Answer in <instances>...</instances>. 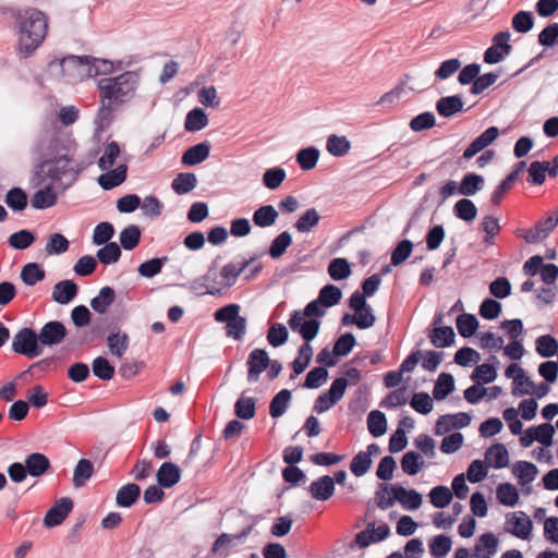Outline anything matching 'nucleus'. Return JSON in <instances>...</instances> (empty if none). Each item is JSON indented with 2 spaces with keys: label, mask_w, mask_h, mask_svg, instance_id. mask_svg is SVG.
Instances as JSON below:
<instances>
[{
  "label": "nucleus",
  "mask_w": 558,
  "mask_h": 558,
  "mask_svg": "<svg viewBox=\"0 0 558 558\" xmlns=\"http://www.w3.org/2000/svg\"><path fill=\"white\" fill-rule=\"evenodd\" d=\"M499 135V130L497 126H489L486 129L481 135L474 138L469 146L464 149L462 158L471 159L477 153L485 149L487 146L493 144L495 140Z\"/></svg>",
  "instance_id": "obj_16"
},
{
  "label": "nucleus",
  "mask_w": 558,
  "mask_h": 558,
  "mask_svg": "<svg viewBox=\"0 0 558 558\" xmlns=\"http://www.w3.org/2000/svg\"><path fill=\"white\" fill-rule=\"evenodd\" d=\"M526 168L525 161H519L515 163L514 169L500 182L499 185L494 190L490 202L494 205H499L504 194L511 189L513 183L519 179L520 174Z\"/></svg>",
  "instance_id": "obj_19"
},
{
  "label": "nucleus",
  "mask_w": 558,
  "mask_h": 558,
  "mask_svg": "<svg viewBox=\"0 0 558 558\" xmlns=\"http://www.w3.org/2000/svg\"><path fill=\"white\" fill-rule=\"evenodd\" d=\"M428 496L430 504L435 508L441 509L447 507L451 502L453 494L447 486L438 485L432 488Z\"/></svg>",
  "instance_id": "obj_58"
},
{
  "label": "nucleus",
  "mask_w": 558,
  "mask_h": 558,
  "mask_svg": "<svg viewBox=\"0 0 558 558\" xmlns=\"http://www.w3.org/2000/svg\"><path fill=\"white\" fill-rule=\"evenodd\" d=\"M19 28V54L28 58L43 43L47 34V17L35 9L19 10L15 14Z\"/></svg>",
  "instance_id": "obj_2"
},
{
  "label": "nucleus",
  "mask_w": 558,
  "mask_h": 558,
  "mask_svg": "<svg viewBox=\"0 0 558 558\" xmlns=\"http://www.w3.org/2000/svg\"><path fill=\"white\" fill-rule=\"evenodd\" d=\"M126 174L128 166L122 163L119 165L116 169L100 174L97 181L101 189L105 191H110L122 184L126 180Z\"/></svg>",
  "instance_id": "obj_23"
},
{
  "label": "nucleus",
  "mask_w": 558,
  "mask_h": 558,
  "mask_svg": "<svg viewBox=\"0 0 558 558\" xmlns=\"http://www.w3.org/2000/svg\"><path fill=\"white\" fill-rule=\"evenodd\" d=\"M12 350L29 359L37 357L44 352L37 332L29 327H24L14 335Z\"/></svg>",
  "instance_id": "obj_6"
},
{
  "label": "nucleus",
  "mask_w": 558,
  "mask_h": 558,
  "mask_svg": "<svg viewBox=\"0 0 558 558\" xmlns=\"http://www.w3.org/2000/svg\"><path fill=\"white\" fill-rule=\"evenodd\" d=\"M288 325L292 331L300 333L302 339L306 342L313 341L317 337L320 328V322L318 319H304L301 311L291 313Z\"/></svg>",
  "instance_id": "obj_10"
},
{
  "label": "nucleus",
  "mask_w": 558,
  "mask_h": 558,
  "mask_svg": "<svg viewBox=\"0 0 558 558\" xmlns=\"http://www.w3.org/2000/svg\"><path fill=\"white\" fill-rule=\"evenodd\" d=\"M498 543L499 541L494 533H484L476 541L471 558H490L496 555Z\"/></svg>",
  "instance_id": "obj_20"
},
{
  "label": "nucleus",
  "mask_w": 558,
  "mask_h": 558,
  "mask_svg": "<svg viewBox=\"0 0 558 558\" xmlns=\"http://www.w3.org/2000/svg\"><path fill=\"white\" fill-rule=\"evenodd\" d=\"M452 546V541L449 536L440 534L429 541V553L435 558L445 557Z\"/></svg>",
  "instance_id": "obj_59"
},
{
  "label": "nucleus",
  "mask_w": 558,
  "mask_h": 558,
  "mask_svg": "<svg viewBox=\"0 0 558 558\" xmlns=\"http://www.w3.org/2000/svg\"><path fill=\"white\" fill-rule=\"evenodd\" d=\"M156 480L159 486L171 488L180 482L181 470L173 462H163L156 473Z\"/></svg>",
  "instance_id": "obj_21"
},
{
  "label": "nucleus",
  "mask_w": 558,
  "mask_h": 558,
  "mask_svg": "<svg viewBox=\"0 0 558 558\" xmlns=\"http://www.w3.org/2000/svg\"><path fill=\"white\" fill-rule=\"evenodd\" d=\"M21 279L26 286H35L45 279V270L37 263H28L22 267Z\"/></svg>",
  "instance_id": "obj_51"
},
{
  "label": "nucleus",
  "mask_w": 558,
  "mask_h": 558,
  "mask_svg": "<svg viewBox=\"0 0 558 558\" xmlns=\"http://www.w3.org/2000/svg\"><path fill=\"white\" fill-rule=\"evenodd\" d=\"M24 464L32 477H40L51 469L50 460L40 452H33L26 456Z\"/></svg>",
  "instance_id": "obj_22"
},
{
  "label": "nucleus",
  "mask_w": 558,
  "mask_h": 558,
  "mask_svg": "<svg viewBox=\"0 0 558 558\" xmlns=\"http://www.w3.org/2000/svg\"><path fill=\"white\" fill-rule=\"evenodd\" d=\"M511 34L509 31L499 32L494 35L493 45L484 52V62L488 64H496L501 62L512 51V46L509 44Z\"/></svg>",
  "instance_id": "obj_9"
},
{
  "label": "nucleus",
  "mask_w": 558,
  "mask_h": 558,
  "mask_svg": "<svg viewBox=\"0 0 558 558\" xmlns=\"http://www.w3.org/2000/svg\"><path fill=\"white\" fill-rule=\"evenodd\" d=\"M558 226V207L541 218L534 227L525 231L521 236L529 244H536L549 236Z\"/></svg>",
  "instance_id": "obj_7"
},
{
  "label": "nucleus",
  "mask_w": 558,
  "mask_h": 558,
  "mask_svg": "<svg viewBox=\"0 0 558 558\" xmlns=\"http://www.w3.org/2000/svg\"><path fill=\"white\" fill-rule=\"evenodd\" d=\"M234 413L241 420H251L256 413V400L253 397L241 396L234 404Z\"/></svg>",
  "instance_id": "obj_50"
},
{
  "label": "nucleus",
  "mask_w": 558,
  "mask_h": 558,
  "mask_svg": "<svg viewBox=\"0 0 558 558\" xmlns=\"http://www.w3.org/2000/svg\"><path fill=\"white\" fill-rule=\"evenodd\" d=\"M453 214L457 218L465 222H471L477 216V208L471 199L464 197L454 204Z\"/></svg>",
  "instance_id": "obj_47"
},
{
  "label": "nucleus",
  "mask_w": 558,
  "mask_h": 558,
  "mask_svg": "<svg viewBox=\"0 0 558 558\" xmlns=\"http://www.w3.org/2000/svg\"><path fill=\"white\" fill-rule=\"evenodd\" d=\"M478 320L474 314L462 313L456 319L458 332L463 338H470L478 328Z\"/></svg>",
  "instance_id": "obj_41"
},
{
  "label": "nucleus",
  "mask_w": 558,
  "mask_h": 558,
  "mask_svg": "<svg viewBox=\"0 0 558 558\" xmlns=\"http://www.w3.org/2000/svg\"><path fill=\"white\" fill-rule=\"evenodd\" d=\"M292 244V235L288 231L279 233L270 243L268 254L271 258H280Z\"/></svg>",
  "instance_id": "obj_54"
},
{
  "label": "nucleus",
  "mask_w": 558,
  "mask_h": 558,
  "mask_svg": "<svg viewBox=\"0 0 558 558\" xmlns=\"http://www.w3.org/2000/svg\"><path fill=\"white\" fill-rule=\"evenodd\" d=\"M90 56L69 54L62 58L58 63L52 62L50 65L61 68L63 76L73 82L83 81L90 77Z\"/></svg>",
  "instance_id": "obj_4"
},
{
  "label": "nucleus",
  "mask_w": 558,
  "mask_h": 558,
  "mask_svg": "<svg viewBox=\"0 0 558 558\" xmlns=\"http://www.w3.org/2000/svg\"><path fill=\"white\" fill-rule=\"evenodd\" d=\"M116 292L111 287H102L97 296L90 300L92 308L99 313L105 314L108 307L114 302Z\"/></svg>",
  "instance_id": "obj_36"
},
{
  "label": "nucleus",
  "mask_w": 558,
  "mask_h": 558,
  "mask_svg": "<svg viewBox=\"0 0 558 558\" xmlns=\"http://www.w3.org/2000/svg\"><path fill=\"white\" fill-rule=\"evenodd\" d=\"M513 474L519 478L521 485L530 484L538 474L537 466L527 461H518L512 469Z\"/></svg>",
  "instance_id": "obj_39"
},
{
  "label": "nucleus",
  "mask_w": 558,
  "mask_h": 558,
  "mask_svg": "<svg viewBox=\"0 0 558 558\" xmlns=\"http://www.w3.org/2000/svg\"><path fill=\"white\" fill-rule=\"evenodd\" d=\"M270 359L264 349H254L247 356V381L256 383L269 366Z\"/></svg>",
  "instance_id": "obj_14"
},
{
  "label": "nucleus",
  "mask_w": 558,
  "mask_h": 558,
  "mask_svg": "<svg viewBox=\"0 0 558 558\" xmlns=\"http://www.w3.org/2000/svg\"><path fill=\"white\" fill-rule=\"evenodd\" d=\"M129 340L125 332H111L107 338V345L111 354L121 357L129 348Z\"/></svg>",
  "instance_id": "obj_53"
},
{
  "label": "nucleus",
  "mask_w": 558,
  "mask_h": 558,
  "mask_svg": "<svg viewBox=\"0 0 558 558\" xmlns=\"http://www.w3.org/2000/svg\"><path fill=\"white\" fill-rule=\"evenodd\" d=\"M396 492L397 484L391 486L384 483L379 484L378 490L375 493L377 507L381 510H387L388 508L392 507L397 501Z\"/></svg>",
  "instance_id": "obj_37"
},
{
  "label": "nucleus",
  "mask_w": 558,
  "mask_h": 558,
  "mask_svg": "<svg viewBox=\"0 0 558 558\" xmlns=\"http://www.w3.org/2000/svg\"><path fill=\"white\" fill-rule=\"evenodd\" d=\"M138 83L140 74L136 71H126L114 77L98 80L97 87L101 106L96 122H109L112 112L134 97Z\"/></svg>",
  "instance_id": "obj_1"
},
{
  "label": "nucleus",
  "mask_w": 558,
  "mask_h": 558,
  "mask_svg": "<svg viewBox=\"0 0 558 558\" xmlns=\"http://www.w3.org/2000/svg\"><path fill=\"white\" fill-rule=\"evenodd\" d=\"M141 496V487L137 484L129 483L122 486L116 496V502L119 507H132Z\"/></svg>",
  "instance_id": "obj_32"
},
{
  "label": "nucleus",
  "mask_w": 558,
  "mask_h": 558,
  "mask_svg": "<svg viewBox=\"0 0 558 558\" xmlns=\"http://www.w3.org/2000/svg\"><path fill=\"white\" fill-rule=\"evenodd\" d=\"M367 427L372 436H383L387 430L386 415L379 410H373L367 416Z\"/></svg>",
  "instance_id": "obj_49"
},
{
  "label": "nucleus",
  "mask_w": 558,
  "mask_h": 558,
  "mask_svg": "<svg viewBox=\"0 0 558 558\" xmlns=\"http://www.w3.org/2000/svg\"><path fill=\"white\" fill-rule=\"evenodd\" d=\"M251 530L252 527L248 526L236 534L222 533L213 544L211 553L220 557L229 556L234 547L243 543Z\"/></svg>",
  "instance_id": "obj_12"
},
{
  "label": "nucleus",
  "mask_w": 558,
  "mask_h": 558,
  "mask_svg": "<svg viewBox=\"0 0 558 558\" xmlns=\"http://www.w3.org/2000/svg\"><path fill=\"white\" fill-rule=\"evenodd\" d=\"M279 214L272 205H263L253 214V223L259 228L271 227L276 223Z\"/></svg>",
  "instance_id": "obj_34"
},
{
  "label": "nucleus",
  "mask_w": 558,
  "mask_h": 558,
  "mask_svg": "<svg viewBox=\"0 0 558 558\" xmlns=\"http://www.w3.org/2000/svg\"><path fill=\"white\" fill-rule=\"evenodd\" d=\"M532 527V520L523 511L512 513L505 523V530L521 539L530 537Z\"/></svg>",
  "instance_id": "obj_13"
},
{
  "label": "nucleus",
  "mask_w": 558,
  "mask_h": 558,
  "mask_svg": "<svg viewBox=\"0 0 558 558\" xmlns=\"http://www.w3.org/2000/svg\"><path fill=\"white\" fill-rule=\"evenodd\" d=\"M44 187L35 192L31 198V205L35 209H46L56 205L57 193L52 183L43 184Z\"/></svg>",
  "instance_id": "obj_24"
},
{
  "label": "nucleus",
  "mask_w": 558,
  "mask_h": 558,
  "mask_svg": "<svg viewBox=\"0 0 558 558\" xmlns=\"http://www.w3.org/2000/svg\"><path fill=\"white\" fill-rule=\"evenodd\" d=\"M496 494L498 501L504 506L513 507L519 500L518 489L510 483L499 484Z\"/></svg>",
  "instance_id": "obj_57"
},
{
  "label": "nucleus",
  "mask_w": 558,
  "mask_h": 558,
  "mask_svg": "<svg viewBox=\"0 0 558 558\" xmlns=\"http://www.w3.org/2000/svg\"><path fill=\"white\" fill-rule=\"evenodd\" d=\"M327 271L331 279L340 281L351 275V267L345 258L336 257L330 260Z\"/></svg>",
  "instance_id": "obj_52"
},
{
  "label": "nucleus",
  "mask_w": 558,
  "mask_h": 558,
  "mask_svg": "<svg viewBox=\"0 0 558 558\" xmlns=\"http://www.w3.org/2000/svg\"><path fill=\"white\" fill-rule=\"evenodd\" d=\"M197 185V178L192 172H181L172 181L171 187L178 195H184L194 190Z\"/></svg>",
  "instance_id": "obj_38"
},
{
  "label": "nucleus",
  "mask_w": 558,
  "mask_h": 558,
  "mask_svg": "<svg viewBox=\"0 0 558 558\" xmlns=\"http://www.w3.org/2000/svg\"><path fill=\"white\" fill-rule=\"evenodd\" d=\"M319 213L315 208H308L295 221L294 228L301 233H307L319 223Z\"/></svg>",
  "instance_id": "obj_44"
},
{
  "label": "nucleus",
  "mask_w": 558,
  "mask_h": 558,
  "mask_svg": "<svg viewBox=\"0 0 558 558\" xmlns=\"http://www.w3.org/2000/svg\"><path fill=\"white\" fill-rule=\"evenodd\" d=\"M535 350L542 357H553L558 353V341L551 335L539 336L535 341Z\"/></svg>",
  "instance_id": "obj_45"
},
{
  "label": "nucleus",
  "mask_w": 558,
  "mask_h": 558,
  "mask_svg": "<svg viewBox=\"0 0 558 558\" xmlns=\"http://www.w3.org/2000/svg\"><path fill=\"white\" fill-rule=\"evenodd\" d=\"M73 509L70 497L59 499L46 513L44 524L48 527L60 525Z\"/></svg>",
  "instance_id": "obj_15"
},
{
  "label": "nucleus",
  "mask_w": 558,
  "mask_h": 558,
  "mask_svg": "<svg viewBox=\"0 0 558 558\" xmlns=\"http://www.w3.org/2000/svg\"><path fill=\"white\" fill-rule=\"evenodd\" d=\"M326 148L330 155L343 157L349 153L351 143L345 136L331 134L327 138Z\"/></svg>",
  "instance_id": "obj_46"
},
{
  "label": "nucleus",
  "mask_w": 558,
  "mask_h": 558,
  "mask_svg": "<svg viewBox=\"0 0 558 558\" xmlns=\"http://www.w3.org/2000/svg\"><path fill=\"white\" fill-rule=\"evenodd\" d=\"M121 254L120 246L116 242H109L97 251L96 258L105 265H110L117 263Z\"/></svg>",
  "instance_id": "obj_60"
},
{
  "label": "nucleus",
  "mask_w": 558,
  "mask_h": 558,
  "mask_svg": "<svg viewBox=\"0 0 558 558\" xmlns=\"http://www.w3.org/2000/svg\"><path fill=\"white\" fill-rule=\"evenodd\" d=\"M319 150L314 146L302 148L296 154V162L302 170H312L317 165L319 159Z\"/></svg>",
  "instance_id": "obj_55"
},
{
  "label": "nucleus",
  "mask_w": 558,
  "mask_h": 558,
  "mask_svg": "<svg viewBox=\"0 0 558 558\" xmlns=\"http://www.w3.org/2000/svg\"><path fill=\"white\" fill-rule=\"evenodd\" d=\"M430 343L436 348H448L454 343L456 333L451 326L433 327L428 330Z\"/></svg>",
  "instance_id": "obj_28"
},
{
  "label": "nucleus",
  "mask_w": 558,
  "mask_h": 558,
  "mask_svg": "<svg viewBox=\"0 0 558 558\" xmlns=\"http://www.w3.org/2000/svg\"><path fill=\"white\" fill-rule=\"evenodd\" d=\"M485 179L475 172H468L463 175L458 193L463 196H472L484 189Z\"/></svg>",
  "instance_id": "obj_29"
},
{
  "label": "nucleus",
  "mask_w": 558,
  "mask_h": 558,
  "mask_svg": "<svg viewBox=\"0 0 558 558\" xmlns=\"http://www.w3.org/2000/svg\"><path fill=\"white\" fill-rule=\"evenodd\" d=\"M72 146L73 141L52 126L51 138L49 140V157H59L63 151L69 153Z\"/></svg>",
  "instance_id": "obj_31"
},
{
  "label": "nucleus",
  "mask_w": 558,
  "mask_h": 558,
  "mask_svg": "<svg viewBox=\"0 0 558 558\" xmlns=\"http://www.w3.org/2000/svg\"><path fill=\"white\" fill-rule=\"evenodd\" d=\"M71 159L68 155H60L59 157H49L41 160L36 166L32 184L34 186H40L45 184L46 179H50L49 183L61 181L63 177L71 172Z\"/></svg>",
  "instance_id": "obj_3"
},
{
  "label": "nucleus",
  "mask_w": 558,
  "mask_h": 558,
  "mask_svg": "<svg viewBox=\"0 0 558 558\" xmlns=\"http://www.w3.org/2000/svg\"><path fill=\"white\" fill-rule=\"evenodd\" d=\"M287 177L286 170L281 167L267 169L262 178L263 184L268 190H277Z\"/></svg>",
  "instance_id": "obj_62"
},
{
  "label": "nucleus",
  "mask_w": 558,
  "mask_h": 558,
  "mask_svg": "<svg viewBox=\"0 0 558 558\" xmlns=\"http://www.w3.org/2000/svg\"><path fill=\"white\" fill-rule=\"evenodd\" d=\"M456 388L454 378L450 373L439 374L433 389V397L437 401L446 399Z\"/></svg>",
  "instance_id": "obj_33"
},
{
  "label": "nucleus",
  "mask_w": 558,
  "mask_h": 558,
  "mask_svg": "<svg viewBox=\"0 0 558 558\" xmlns=\"http://www.w3.org/2000/svg\"><path fill=\"white\" fill-rule=\"evenodd\" d=\"M289 338V331L287 327L281 323L272 324L267 332V341L274 348L283 345Z\"/></svg>",
  "instance_id": "obj_64"
},
{
  "label": "nucleus",
  "mask_w": 558,
  "mask_h": 558,
  "mask_svg": "<svg viewBox=\"0 0 558 558\" xmlns=\"http://www.w3.org/2000/svg\"><path fill=\"white\" fill-rule=\"evenodd\" d=\"M424 465V461L420 453L408 451L401 459V469L408 475H416Z\"/></svg>",
  "instance_id": "obj_56"
},
{
  "label": "nucleus",
  "mask_w": 558,
  "mask_h": 558,
  "mask_svg": "<svg viewBox=\"0 0 558 558\" xmlns=\"http://www.w3.org/2000/svg\"><path fill=\"white\" fill-rule=\"evenodd\" d=\"M256 259V256L251 257L240 264L229 263L225 265L220 272V287H216L210 291V295H222L225 291L230 289L236 283L239 276Z\"/></svg>",
  "instance_id": "obj_8"
},
{
  "label": "nucleus",
  "mask_w": 558,
  "mask_h": 558,
  "mask_svg": "<svg viewBox=\"0 0 558 558\" xmlns=\"http://www.w3.org/2000/svg\"><path fill=\"white\" fill-rule=\"evenodd\" d=\"M335 489V481L329 475H323L318 477L308 486V493L312 498L319 501H325L332 497Z\"/></svg>",
  "instance_id": "obj_18"
},
{
  "label": "nucleus",
  "mask_w": 558,
  "mask_h": 558,
  "mask_svg": "<svg viewBox=\"0 0 558 558\" xmlns=\"http://www.w3.org/2000/svg\"><path fill=\"white\" fill-rule=\"evenodd\" d=\"M141 229L136 225H130L120 232V244L125 251H132L141 241Z\"/></svg>",
  "instance_id": "obj_48"
},
{
  "label": "nucleus",
  "mask_w": 558,
  "mask_h": 558,
  "mask_svg": "<svg viewBox=\"0 0 558 558\" xmlns=\"http://www.w3.org/2000/svg\"><path fill=\"white\" fill-rule=\"evenodd\" d=\"M436 110L440 117L451 118L463 110V100L460 95L445 96L436 101Z\"/></svg>",
  "instance_id": "obj_26"
},
{
  "label": "nucleus",
  "mask_w": 558,
  "mask_h": 558,
  "mask_svg": "<svg viewBox=\"0 0 558 558\" xmlns=\"http://www.w3.org/2000/svg\"><path fill=\"white\" fill-rule=\"evenodd\" d=\"M52 125H45L34 143L33 154L37 159L49 158V140L51 138Z\"/></svg>",
  "instance_id": "obj_43"
},
{
  "label": "nucleus",
  "mask_w": 558,
  "mask_h": 558,
  "mask_svg": "<svg viewBox=\"0 0 558 558\" xmlns=\"http://www.w3.org/2000/svg\"><path fill=\"white\" fill-rule=\"evenodd\" d=\"M341 296L342 292L337 286L326 284L320 289L317 299L324 307H331L340 302Z\"/></svg>",
  "instance_id": "obj_63"
},
{
  "label": "nucleus",
  "mask_w": 558,
  "mask_h": 558,
  "mask_svg": "<svg viewBox=\"0 0 558 558\" xmlns=\"http://www.w3.org/2000/svg\"><path fill=\"white\" fill-rule=\"evenodd\" d=\"M94 474V464L90 460L81 459L73 471V486L83 487Z\"/></svg>",
  "instance_id": "obj_40"
},
{
  "label": "nucleus",
  "mask_w": 558,
  "mask_h": 558,
  "mask_svg": "<svg viewBox=\"0 0 558 558\" xmlns=\"http://www.w3.org/2000/svg\"><path fill=\"white\" fill-rule=\"evenodd\" d=\"M497 377V368L494 364L484 363L477 365L471 375V379L477 384L493 383Z\"/></svg>",
  "instance_id": "obj_61"
},
{
  "label": "nucleus",
  "mask_w": 558,
  "mask_h": 558,
  "mask_svg": "<svg viewBox=\"0 0 558 558\" xmlns=\"http://www.w3.org/2000/svg\"><path fill=\"white\" fill-rule=\"evenodd\" d=\"M78 293V286L70 279L57 282L52 288V300L61 305L69 304L76 298Z\"/></svg>",
  "instance_id": "obj_17"
},
{
  "label": "nucleus",
  "mask_w": 558,
  "mask_h": 558,
  "mask_svg": "<svg viewBox=\"0 0 558 558\" xmlns=\"http://www.w3.org/2000/svg\"><path fill=\"white\" fill-rule=\"evenodd\" d=\"M210 154V144L205 141L189 147L182 156V163L186 166H196L208 158Z\"/></svg>",
  "instance_id": "obj_27"
},
{
  "label": "nucleus",
  "mask_w": 558,
  "mask_h": 558,
  "mask_svg": "<svg viewBox=\"0 0 558 558\" xmlns=\"http://www.w3.org/2000/svg\"><path fill=\"white\" fill-rule=\"evenodd\" d=\"M396 498L408 510H416L423 502V497L417 490L413 488L408 490L401 484H397Z\"/></svg>",
  "instance_id": "obj_30"
},
{
  "label": "nucleus",
  "mask_w": 558,
  "mask_h": 558,
  "mask_svg": "<svg viewBox=\"0 0 558 558\" xmlns=\"http://www.w3.org/2000/svg\"><path fill=\"white\" fill-rule=\"evenodd\" d=\"M208 124L206 112L202 108H194L187 112L184 128L189 132L201 131Z\"/></svg>",
  "instance_id": "obj_42"
},
{
  "label": "nucleus",
  "mask_w": 558,
  "mask_h": 558,
  "mask_svg": "<svg viewBox=\"0 0 558 558\" xmlns=\"http://www.w3.org/2000/svg\"><path fill=\"white\" fill-rule=\"evenodd\" d=\"M291 391L289 389L280 390L269 403V414L272 418L282 416L290 407Z\"/></svg>",
  "instance_id": "obj_35"
},
{
  "label": "nucleus",
  "mask_w": 558,
  "mask_h": 558,
  "mask_svg": "<svg viewBox=\"0 0 558 558\" xmlns=\"http://www.w3.org/2000/svg\"><path fill=\"white\" fill-rule=\"evenodd\" d=\"M389 532L390 529L387 523H381L378 526H376L375 522H371L367 524L365 530L359 532L354 536L353 541H351L349 544H343L344 551L340 553V555H350V551L353 550L355 547L365 548L372 542L383 541L388 536Z\"/></svg>",
  "instance_id": "obj_5"
},
{
  "label": "nucleus",
  "mask_w": 558,
  "mask_h": 558,
  "mask_svg": "<svg viewBox=\"0 0 558 558\" xmlns=\"http://www.w3.org/2000/svg\"><path fill=\"white\" fill-rule=\"evenodd\" d=\"M487 465L495 469H502L509 464V452L504 444L496 442L485 452Z\"/></svg>",
  "instance_id": "obj_25"
},
{
  "label": "nucleus",
  "mask_w": 558,
  "mask_h": 558,
  "mask_svg": "<svg viewBox=\"0 0 558 558\" xmlns=\"http://www.w3.org/2000/svg\"><path fill=\"white\" fill-rule=\"evenodd\" d=\"M68 330L63 323L59 320H50L46 323L37 333L44 350V347H54L60 344L66 337Z\"/></svg>",
  "instance_id": "obj_11"
}]
</instances>
